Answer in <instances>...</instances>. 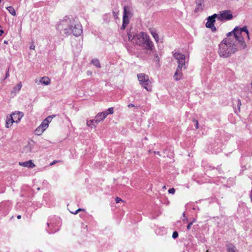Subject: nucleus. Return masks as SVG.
<instances>
[{
	"mask_svg": "<svg viewBox=\"0 0 252 252\" xmlns=\"http://www.w3.org/2000/svg\"><path fill=\"white\" fill-rule=\"evenodd\" d=\"M80 211H84V213H86V212H85V210L82 209H79L75 213L72 212V213H73L74 214H77L78 213H79Z\"/></svg>",
	"mask_w": 252,
	"mask_h": 252,
	"instance_id": "obj_28",
	"label": "nucleus"
},
{
	"mask_svg": "<svg viewBox=\"0 0 252 252\" xmlns=\"http://www.w3.org/2000/svg\"><path fill=\"white\" fill-rule=\"evenodd\" d=\"M72 32L76 36L80 35L82 33V30L80 28L77 29V31L72 30Z\"/></svg>",
	"mask_w": 252,
	"mask_h": 252,
	"instance_id": "obj_22",
	"label": "nucleus"
},
{
	"mask_svg": "<svg viewBox=\"0 0 252 252\" xmlns=\"http://www.w3.org/2000/svg\"><path fill=\"white\" fill-rule=\"evenodd\" d=\"M19 164L21 166H23L24 167H30V168H33L35 166V165L32 162V160H29V161L23 162H19Z\"/></svg>",
	"mask_w": 252,
	"mask_h": 252,
	"instance_id": "obj_10",
	"label": "nucleus"
},
{
	"mask_svg": "<svg viewBox=\"0 0 252 252\" xmlns=\"http://www.w3.org/2000/svg\"><path fill=\"white\" fill-rule=\"evenodd\" d=\"M3 33V32L2 30H0V36L2 35V34Z\"/></svg>",
	"mask_w": 252,
	"mask_h": 252,
	"instance_id": "obj_35",
	"label": "nucleus"
},
{
	"mask_svg": "<svg viewBox=\"0 0 252 252\" xmlns=\"http://www.w3.org/2000/svg\"><path fill=\"white\" fill-rule=\"evenodd\" d=\"M175 190L174 188L170 189L168 190V192L170 193L174 194L175 193Z\"/></svg>",
	"mask_w": 252,
	"mask_h": 252,
	"instance_id": "obj_29",
	"label": "nucleus"
},
{
	"mask_svg": "<svg viewBox=\"0 0 252 252\" xmlns=\"http://www.w3.org/2000/svg\"><path fill=\"white\" fill-rule=\"evenodd\" d=\"M174 57L179 62H182L185 59L184 55L179 53H174Z\"/></svg>",
	"mask_w": 252,
	"mask_h": 252,
	"instance_id": "obj_12",
	"label": "nucleus"
},
{
	"mask_svg": "<svg viewBox=\"0 0 252 252\" xmlns=\"http://www.w3.org/2000/svg\"><path fill=\"white\" fill-rule=\"evenodd\" d=\"M22 86L21 82L18 83L14 88V92H16L19 91L21 89Z\"/></svg>",
	"mask_w": 252,
	"mask_h": 252,
	"instance_id": "obj_21",
	"label": "nucleus"
},
{
	"mask_svg": "<svg viewBox=\"0 0 252 252\" xmlns=\"http://www.w3.org/2000/svg\"><path fill=\"white\" fill-rule=\"evenodd\" d=\"M97 123H95V119L94 120H90L89 121H88L87 122V125L89 126H91L92 125H94V124H96Z\"/></svg>",
	"mask_w": 252,
	"mask_h": 252,
	"instance_id": "obj_24",
	"label": "nucleus"
},
{
	"mask_svg": "<svg viewBox=\"0 0 252 252\" xmlns=\"http://www.w3.org/2000/svg\"><path fill=\"white\" fill-rule=\"evenodd\" d=\"M45 130L40 126H39L35 130V132L36 134L38 135H41L44 131Z\"/></svg>",
	"mask_w": 252,
	"mask_h": 252,
	"instance_id": "obj_17",
	"label": "nucleus"
},
{
	"mask_svg": "<svg viewBox=\"0 0 252 252\" xmlns=\"http://www.w3.org/2000/svg\"><path fill=\"white\" fill-rule=\"evenodd\" d=\"M93 62L95 65H96L97 67H100L99 63L97 60L94 61Z\"/></svg>",
	"mask_w": 252,
	"mask_h": 252,
	"instance_id": "obj_26",
	"label": "nucleus"
},
{
	"mask_svg": "<svg viewBox=\"0 0 252 252\" xmlns=\"http://www.w3.org/2000/svg\"><path fill=\"white\" fill-rule=\"evenodd\" d=\"M130 14V10L128 6L124 7V15L128 16Z\"/></svg>",
	"mask_w": 252,
	"mask_h": 252,
	"instance_id": "obj_19",
	"label": "nucleus"
},
{
	"mask_svg": "<svg viewBox=\"0 0 252 252\" xmlns=\"http://www.w3.org/2000/svg\"><path fill=\"white\" fill-rule=\"evenodd\" d=\"M115 200H116V202L117 203H119V202H120L121 201H122V199H121L120 198H119V197H117L116 198Z\"/></svg>",
	"mask_w": 252,
	"mask_h": 252,
	"instance_id": "obj_30",
	"label": "nucleus"
},
{
	"mask_svg": "<svg viewBox=\"0 0 252 252\" xmlns=\"http://www.w3.org/2000/svg\"><path fill=\"white\" fill-rule=\"evenodd\" d=\"M191 225H192V222H190V223H189L188 224V226H187V229H188V230H189V229L190 228Z\"/></svg>",
	"mask_w": 252,
	"mask_h": 252,
	"instance_id": "obj_33",
	"label": "nucleus"
},
{
	"mask_svg": "<svg viewBox=\"0 0 252 252\" xmlns=\"http://www.w3.org/2000/svg\"><path fill=\"white\" fill-rule=\"evenodd\" d=\"M58 162H59V161L54 160L52 162L50 163V165L52 166Z\"/></svg>",
	"mask_w": 252,
	"mask_h": 252,
	"instance_id": "obj_32",
	"label": "nucleus"
},
{
	"mask_svg": "<svg viewBox=\"0 0 252 252\" xmlns=\"http://www.w3.org/2000/svg\"><path fill=\"white\" fill-rule=\"evenodd\" d=\"M150 32L151 34L153 35L155 40L157 42H158L159 40V37L158 34L156 32V31L154 29H150Z\"/></svg>",
	"mask_w": 252,
	"mask_h": 252,
	"instance_id": "obj_14",
	"label": "nucleus"
},
{
	"mask_svg": "<svg viewBox=\"0 0 252 252\" xmlns=\"http://www.w3.org/2000/svg\"><path fill=\"white\" fill-rule=\"evenodd\" d=\"M21 216L20 215H18V216H17V219H21Z\"/></svg>",
	"mask_w": 252,
	"mask_h": 252,
	"instance_id": "obj_36",
	"label": "nucleus"
},
{
	"mask_svg": "<svg viewBox=\"0 0 252 252\" xmlns=\"http://www.w3.org/2000/svg\"><path fill=\"white\" fill-rule=\"evenodd\" d=\"M134 105L133 104H129V105H128V107L129 108H130V107H134Z\"/></svg>",
	"mask_w": 252,
	"mask_h": 252,
	"instance_id": "obj_34",
	"label": "nucleus"
},
{
	"mask_svg": "<svg viewBox=\"0 0 252 252\" xmlns=\"http://www.w3.org/2000/svg\"><path fill=\"white\" fill-rule=\"evenodd\" d=\"M108 113L106 112H102L98 113L95 118V123L103 120L107 116Z\"/></svg>",
	"mask_w": 252,
	"mask_h": 252,
	"instance_id": "obj_9",
	"label": "nucleus"
},
{
	"mask_svg": "<svg viewBox=\"0 0 252 252\" xmlns=\"http://www.w3.org/2000/svg\"><path fill=\"white\" fill-rule=\"evenodd\" d=\"M53 225V223L52 222L51 220H50V222L49 223H48V226L49 228L51 227V232H56V231H57L58 229H59V227H57V228H56L54 230H53L52 227Z\"/></svg>",
	"mask_w": 252,
	"mask_h": 252,
	"instance_id": "obj_20",
	"label": "nucleus"
},
{
	"mask_svg": "<svg viewBox=\"0 0 252 252\" xmlns=\"http://www.w3.org/2000/svg\"><path fill=\"white\" fill-rule=\"evenodd\" d=\"M132 42L136 44L144 47L148 50H152L153 44L149 36L145 32H141L134 36Z\"/></svg>",
	"mask_w": 252,
	"mask_h": 252,
	"instance_id": "obj_2",
	"label": "nucleus"
},
{
	"mask_svg": "<svg viewBox=\"0 0 252 252\" xmlns=\"http://www.w3.org/2000/svg\"><path fill=\"white\" fill-rule=\"evenodd\" d=\"M23 116V114L20 112H15L10 115L12 121H15V123H18L22 118Z\"/></svg>",
	"mask_w": 252,
	"mask_h": 252,
	"instance_id": "obj_8",
	"label": "nucleus"
},
{
	"mask_svg": "<svg viewBox=\"0 0 252 252\" xmlns=\"http://www.w3.org/2000/svg\"><path fill=\"white\" fill-rule=\"evenodd\" d=\"M237 47V43L232 42L230 38H227L220 44L219 53L221 57H228L234 53Z\"/></svg>",
	"mask_w": 252,
	"mask_h": 252,
	"instance_id": "obj_1",
	"label": "nucleus"
},
{
	"mask_svg": "<svg viewBox=\"0 0 252 252\" xmlns=\"http://www.w3.org/2000/svg\"><path fill=\"white\" fill-rule=\"evenodd\" d=\"M174 77L175 79L176 80H180L182 78V70L181 68H180V67H179L177 69V70L174 74Z\"/></svg>",
	"mask_w": 252,
	"mask_h": 252,
	"instance_id": "obj_11",
	"label": "nucleus"
},
{
	"mask_svg": "<svg viewBox=\"0 0 252 252\" xmlns=\"http://www.w3.org/2000/svg\"><path fill=\"white\" fill-rule=\"evenodd\" d=\"M196 125H197V126H198V123L197 122L196 123Z\"/></svg>",
	"mask_w": 252,
	"mask_h": 252,
	"instance_id": "obj_38",
	"label": "nucleus"
},
{
	"mask_svg": "<svg viewBox=\"0 0 252 252\" xmlns=\"http://www.w3.org/2000/svg\"><path fill=\"white\" fill-rule=\"evenodd\" d=\"M128 23H129L128 16L124 15L123 28L125 29L126 28V26L128 24Z\"/></svg>",
	"mask_w": 252,
	"mask_h": 252,
	"instance_id": "obj_16",
	"label": "nucleus"
},
{
	"mask_svg": "<svg viewBox=\"0 0 252 252\" xmlns=\"http://www.w3.org/2000/svg\"><path fill=\"white\" fill-rule=\"evenodd\" d=\"M234 36L235 37V41L234 43H237V46L238 44L244 47L245 46L244 38L247 37L249 39V33L246 27L243 28L236 27L233 31Z\"/></svg>",
	"mask_w": 252,
	"mask_h": 252,
	"instance_id": "obj_3",
	"label": "nucleus"
},
{
	"mask_svg": "<svg viewBox=\"0 0 252 252\" xmlns=\"http://www.w3.org/2000/svg\"><path fill=\"white\" fill-rule=\"evenodd\" d=\"M228 252H236L235 248L233 246H231L228 249Z\"/></svg>",
	"mask_w": 252,
	"mask_h": 252,
	"instance_id": "obj_25",
	"label": "nucleus"
},
{
	"mask_svg": "<svg viewBox=\"0 0 252 252\" xmlns=\"http://www.w3.org/2000/svg\"><path fill=\"white\" fill-rule=\"evenodd\" d=\"M107 111H108L109 113V114H113L114 111H113V108L112 107L111 108H109Z\"/></svg>",
	"mask_w": 252,
	"mask_h": 252,
	"instance_id": "obj_31",
	"label": "nucleus"
},
{
	"mask_svg": "<svg viewBox=\"0 0 252 252\" xmlns=\"http://www.w3.org/2000/svg\"><path fill=\"white\" fill-rule=\"evenodd\" d=\"M55 116H50L47 117L42 122L41 124L40 125L44 130H45L49 126V124L51 122Z\"/></svg>",
	"mask_w": 252,
	"mask_h": 252,
	"instance_id": "obj_7",
	"label": "nucleus"
},
{
	"mask_svg": "<svg viewBox=\"0 0 252 252\" xmlns=\"http://www.w3.org/2000/svg\"><path fill=\"white\" fill-rule=\"evenodd\" d=\"M13 123H15V122L12 121V118L10 116V115L9 117H7L6 122V127H9L10 126H11Z\"/></svg>",
	"mask_w": 252,
	"mask_h": 252,
	"instance_id": "obj_15",
	"label": "nucleus"
},
{
	"mask_svg": "<svg viewBox=\"0 0 252 252\" xmlns=\"http://www.w3.org/2000/svg\"><path fill=\"white\" fill-rule=\"evenodd\" d=\"M217 17V14H215L212 16H210L208 19V21L206 24V26L211 29L213 32L216 31V28L214 26L216 21L215 18Z\"/></svg>",
	"mask_w": 252,
	"mask_h": 252,
	"instance_id": "obj_6",
	"label": "nucleus"
},
{
	"mask_svg": "<svg viewBox=\"0 0 252 252\" xmlns=\"http://www.w3.org/2000/svg\"><path fill=\"white\" fill-rule=\"evenodd\" d=\"M7 9L10 12V13L13 16H15L16 13L15 9L12 6H8L7 7Z\"/></svg>",
	"mask_w": 252,
	"mask_h": 252,
	"instance_id": "obj_18",
	"label": "nucleus"
},
{
	"mask_svg": "<svg viewBox=\"0 0 252 252\" xmlns=\"http://www.w3.org/2000/svg\"><path fill=\"white\" fill-rule=\"evenodd\" d=\"M178 236V233L177 231H174L172 235L173 238L175 239V238H177Z\"/></svg>",
	"mask_w": 252,
	"mask_h": 252,
	"instance_id": "obj_27",
	"label": "nucleus"
},
{
	"mask_svg": "<svg viewBox=\"0 0 252 252\" xmlns=\"http://www.w3.org/2000/svg\"><path fill=\"white\" fill-rule=\"evenodd\" d=\"M138 80L140 84L148 91H151L152 87L149 80V77L144 73H140L137 75Z\"/></svg>",
	"mask_w": 252,
	"mask_h": 252,
	"instance_id": "obj_4",
	"label": "nucleus"
},
{
	"mask_svg": "<svg viewBox=\"0 0 252 252\" xmlns=\"http://www.w3.org/2000/svg\"><path fill=\"white\" fill-rule=\"evenodd\" d=\"M203 7L201 3H198L195 9V12H198L202 10Z\"/></svg>",
	"mask_w": 252,
	"mask_h": 252,
	"instance_id": "obj_23",
	"label": "nucleus"
},
{
	"mask_svg": "<svg viewBox=\"0 0 252 252\" xmlns=\"http://www.w3.org/2000/svg\"><path fill=\"white\" fill-rule=\"evenodd\" d=\"M9 75L8 71L7 72L6 74V77H7Z\"/></svg>",
	"mask_w": 252,
	"mask_h": 252,
	"instance_id": "obj_37",
	"label": "nucleus"
},
{
	"mask_svg": "<svg viewBox=\"0 0 252 252\" xmlns=\"http://www.w3.org/2000/svg\"><path fill=\"white\" fill-rule=\"evenodd\" d=\"M217 17L220 21L229 20L232 19L233 15L230 10H224L220 11Z\"/></svg>",
	"mask_w": 252,
	"mask_h": 252,
	"instance_id": "obj_5",
	"label": "nucleus"
},
{
	"mask_svg": "<svg viewBox=\"0 0 252 252\" xmlns=\"http://www.w3.org/2000/svg\"><path fill=\"white\" fill-rule=\"evenodd\" d=\"M40 81L45 85H49L51 82L50 78L48 77H43L41 78Z\"/></svg>",
	"mask_w": 252,
	"mask_h": 252,
	"instance_id": "obj_13",
	"label": "nucleus"
}]
</instances>
